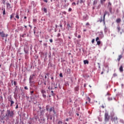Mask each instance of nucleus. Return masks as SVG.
<instances>
[{"label":"nucleus","mask_w":124,"mask_h":124,"mask_svg":"<svg viewBox=\"0 0 124 124\" xmlns=\"http://www.w3.org/2000/svg\"><path fill=\"white\" fill-rule=\"evenodd\" d=\"M14 117V111L10 109L7 110L5 115L6 121H8L9 119H12Z\"/></svg>","instance_id":"1"},{"label":"nucleus","mask_w":124,"mask_h":124,"mask_svg":"<svg viewBox=\"0 0 124 124\" xmlns=\"http://www.w3.org/2000/svg\"><path fill=\"white\" fill-rule=\"evenodd\" d=\"M7 36H8V34L4 33V32L3 31H0V37H2V39H4V37H6L5 38V41L7 40Z\"/></svg>","instance_id":"2"},{"label":"nucleus","mask_w":124,"mask_h":124,"mask_svg":"<svg viewBox=\"0 0 124 124\" xmlns=\"http://www.w3.org/2000/svg\"><path fill=\"white\" fill-rule=\"evenodd\" d=\"M109 120H110V116L108 114V113L106 112L105 114V122H108Z\"/></svg>","instance_id":"3"},{"label":"nucleus","mask_w":124,"mask_h":124,"mask_svg":"<svg viewBox=\"0 0 124 124\" xmlns=\"http://www.w3.org/2000/svg\"><path fill=\"white\" fill-rule=\"evenodd\" d=\"M112 122H114L115 124H118V117L117 116H113L111 118Z\"/></svg>","instance_id":"4"},{"label":"nucleus","mask_w":124,"mask_h":124,"mask_svg":"<svg viewBox=\"0 0 124 124\" xmlns=\"http://www.w3.org/2000/svg\"><path fill=\"white\" fill-rule=\"evenodd\" d=\"M108 8L109 9V12L110 13H112V4L111 3V2H109L108 3Z\"/></svg>","instance_id":"5"},{"label":"nucleus","mask_w":124,"mask_h":124,"mask_svg":"<svg viewBox=\"0 0 124 124\" xmlns=\"http://www.w3.org/2000/svg\"><path fill=\"white\" fill-rule=\"evenodd\" d=\"M108 14V12L105 11L104 13V16H103V23L104 24H105V16Z\"/></svg>","instance_id":"6"},{"label":"nucleus","mask_w":124,"mask_h":124,"mask_svg":"<svg viewBox=\"0 0 124 124\" xmlns=\"http://www.w3.org/2000/svg\"><path fill=\"white\" fill-rule=\"evenodd\" d=\"M98 40H99V37H97L96 38L95 41H96L97 45L99 46L100 44H101V42Z\"/></svg>","instance_id":"7"},{"label":"nucleus","mask_w":124,"mask_h":124,"mask_svg":"<svg viewBox=\"0 0 124 124\" xmlns=\"http://www.w3.org/2000/svg\"><path fill=\"white\" fill-rule=\"evenodd\" d=\"M8 101H10L11 102L10 107H11L12 105H13V104L14 103V101L12 100V98H11V97H10V98L8 99Z\"/></svg>","instance_id":"8"},{"label":"nucleus","mask_w":124,"mask_h":124,"mask_svg":"<svg viewBox=\"0 0 124 124\" xmlns=\"http://www.w3.org/2000/svg\"><path fill=\"white\" fill-rule=\"evenodd\" d=\"M35 76V75L33 74L30 76V78H29V81L30 82H31V80L33 79V77Z\"/></svg>","instance_id":"9"},{"label":"nucleus","mask_w":124,"mask_h":124,"mask_svg":"<svg viewBox=\"0 0 124 124\" xmlns=\"http://www.w3.org/2000/svg\"><path fill=\"white\" fill-rule=\"evenodd\" d=\"M40 113L41 116H43V115H44V113H45V109H41Z\"/></svg>","instance_id":"10"},{"label":"nucleus","mask_w":124,"mask_h":124,"mask_svg":"<svg viewBox=\"0 0 124 124\" xmlns=\"http://www.w3.org/2000/svg\"><path fill=\"white\" fill-rule=\"evenodd\" d=\"M14 16H15V13L12 14L10 16V20H12V18H14Z\"/></svg>","instance_id":"11"},{"label":"nucleus","mask_w":124,"mask_h":124,"mask_svg":"<svg viewBox=\"0 0 124 124\" xmlns=\"http://www.w3.org/2000/svg\"><path fill=\"white\" fill-rule=\"evenodd\" d=\"M119 71L120 72H123L124 71V68L123 67V65H121V66L119 68Z\"/></svg>","instance_id":"12"},{"label":"nucleus","mask_w":124,"mask_h":124,"mask_svg":"<svg viewBox=\"0 0 124 124\" xmlns=\"http://www.w3.org/2000/svg\"><path fill=\"white\" fill-rule=\"evenodd\" d=\"M1 10H2L3 12H2V15L3 16H4V15H5L6 13H5V8H2Z\"/></svg>","instance_id":"13"},{"label":"nucleus","mask_w":124,"mask_h":124,"mask_svg":"<svg viewBox=\"0 0 124 124\" xmlns=\"http://www.w3.org/2000/svg\"><path fill=\"white\" fill-rule=\"evenodd\" d=\"M122 58H123V55L121 54L118 56V58L117 59L118 62H120V61H121V59H122Z\"/></svg>","instance_id":"14"},{"label":"nucleus","mask_w":124,"mask_h":124,"mask_svg":"<svg viewBox=\"0 0 124 124\" xmlns=\"http://www.w3.org/2000/svg\"><path fill=\"white\" fill-rule=\"evenodd\" d=\"M121 21L122 19H121V18H117L116 19V23H117V24H118L119 23H121Z\"/></svg>","instance_id":"15"},{"label":"nucleus","mask_w":124,"mask_h":124,"mask_svg":"<svg viewBox=\"0 0 124 124\" xmlns=\"http://www.w3.org/2000/svg\"><path fill=\"white\" fill-rule=\"evenodd\" d=\"M31 87H33L34 90H37V86L33 85V84H31Z\"/></svg>","instance_id":"16"},{"label":"nucleus","mask_w":124,"mask_h":124,"mask_svg":"<svg viewBox=\"0 0 124 124\" xmlns=\"http://www.w3.org/2000/svg\"><path fill=\"white\" fill-rule=\"evenodd\" d=\"M17 88H18V86H16V88H15V92L14 93H18V89H17Z\"/></svg>","instance_id":"17"},{"label":"nucleus","mask_w":124,"mask_h":124,"mask_svg":"<svg viewBox=\"0 0 124 124\" xmlns=\"http://www.w3.org/2000/svg\"><path fill=\"white\" fill-rule=\"evenodd\" d=\"M84 64H89V61L88 60H84Z\"/></svg>","instance_id":"18"},{"label":"nucleus","mask_w":124,"mask_h":124,"mask_svg":"<svg viewBox=\"0 0 124 124\" xmlns=\"http://www.w3.org/2000/svg\"><path fill=\"white\" fill-rule=\"evenodd\" d=\"M75 90L77 92H78L79 91V86H77L75 88Z\"/></svg>","instance_id":"19"},{"label":"nucleus","mask_w":124,"mask_h":124,"mask_svg":"<svg viewBox=\"0 0 124 124\" xmlns=\"http://www.w3.org/2000/svg\"><path fill=\"white\" fill-rule=\"evenodd\" d=\"M105 1H106V0H100V2L101 4H103V3L105 2Z\"/></svg>","instance_id":"20"},{"label":"nucleus","mask_w":124,"mask_h":124,"mask_svg":"<svg viewBox=\"0 0 124 124\" xmlns=\"http://www.w3.org/2000/svg\"><path fill=\"white\" fill-rule=\"evenodd\" d=\"M16 19H20V17L19 16V13H16Z\"/></svg>","instance_id":"21"},{"label":"nucleus","mask_w":124,"mask_h":124,"mask_svg":"<svg viewBox=\"0 0 124 124\" xmlns=\"http://www.w3.org/2000/svg\"><path fill=\"white\" fill-rule=\"evenodd\" d=\"M117 29L118 32H120V31H121V28L120 27V26H117Z\"/></svg>","instance_id":"22"},{"label":"nucleus","mask_w":124,"mask_h":124,"mask_svg":"<svg viewBox=\"0 0 124 124\" xmlns=\"http://www.w3.org/2000/svg\"><path fill=\"white\" fill-rule=\"evenodd\" d=\"M68 5H69V3H67V4H65L64 5H63V7L66 8V7H67V6H68Z\"/></svg>","instance_id":"23"},{"label":"nucleus","mask_w":124,"mask_h":124,"mask_svg":"<svg viewBox=\"0 0 124 124\" xmlns=\"http://www.w3.org/2000/svg\"><path fill=\"white\" fill-rule=\"evenodd\" d=\"M41 93H42V94H44V93H46V91H45V90H42L41 91Z\"/></svg>","instance_id":"24"},{"label":"nucleus","mask_w":124,"mask_h":124,"mask_svg":"<svg viewBox=\"0 0 124 124\" xmlns=\"http://www.w3.org/2000/svg\"><path fill=\"white\" fill-rule=\"evenodd\" d=\"M108 101H112V100H113V98H112V97H108Z\"/></svg>","instance_id":"25"},{"label":"nucleus","mask_w":124,"mask_h":124,"mask_svg":"<svg viewBox=\"0 0 124 124\" xmlns=\"http://www.w3.org/2000/svg\"><path fill=\"white\" fill-rule=\"evenodd\" d=\"M52 96H55V93H54V91H51Z\"/></svg>","instance_id":"26"},{"label":"nucleus","mask_w":124,"mask_h":124,"mask_svg":"<svg viewBox=\"0 0 124 124\" xmlns=\"http://www.w3.org/2000/svg\"><path fill=\"white\" fill-rule=\"evenodd\" d=\"M52 111H53L54 115L56 114V112L55 111V108H54V107H53Z\"/></svg>","instance_id":"27"},{"label":"nucleus","mask_w":124,"mask_h":124,"mask_svg":"<svg viewBox=\"0 0 124 124\" xmlns=\"http://www.w3.org/2000/svg\"><path fill=\"white\" fill-rule=\"evenodd\" d=\"M6 5H7V8H8V7H10H10H10V3H6Z\"/></svg>","instance_id":"28"},{"label":"nucleus","mask_w":124,"mask_h":124,"mask_svg":"<svg viewBox=\"0 0 124 124\" xmlns=\"http://www.w3.org/2000/svg\"><path fill=\"white\" fill-rule=\"evenodd\" d=\"M102 21H103V19L102 18V16H101V18L99 20V22H100V23H101V22H102Z\"/></svg>","instance_id":"29"},{"label":"nucleus","mask_w":124,"mask_h":124,"mask_svg":"<svg viewBox=\"0 0 124 124\" xmlns=\"http://www.w3.org/2000/svg\"><path fill=\"white\" fill-rule=\"evenodd\" d=\"M44 12H45V13H47V9L46 8H44Z\"/></svg>","instance_id":"30"},{"label":"nucleus","mask_w":124,"mask_h":124,"mask_svg":"<svg viewBox=\"0 0 124 124\" xmlns=\"http://www.w3.org/2000/svg\"><path fill=\"white\" fill-rule=\"evenodd\" d=\"M87 101H89V102H91V98L90 97H88L87 99Z\"/></svg>","instance_id":"31"},{"label":"nucleus","mask_w":124,"mask_h":124,"mask_svg":"<svg viewBox=\"0 0 124 124\" xmlns=\"http://www.w3.org/2000/svg\"><path fill=\"white\" fill-rule=\"evenodd\" d=\"M24 52L25 53V54H28V53H29V51L28 50L24 49Z\"/></svg>","instance_id":"32"},{"label":"nucleus","mask_w":124,"mask_h":124,"mask_svg":"<svg viewBox=\"0 0 124 124\" xmlns=\"http://www.w3.org/2000/svg\"><path fill=\"white\" fill-rule=\"evenodd\" d=\"M49 112H52V111H53V107L52 108H50L49 109Z\"/></svg>","instance_id":"33"},{"label":"nucleus","mask_w":124,"mask_h":124,"mask_svg":"<svg viewBox=\"0 0 124 124\" xmlns=\"http://www.w3.org/2000/svg\"><path fill=\"white\" fill-rule=\"evenodd\" d=\"M71 11H72V9L71 8H69L68 9V12H71Z\"/></svg>","instance_id":"34"},{"label":"nucleus","mask_w":124,"mask_h":124,"mask_svg":"<svg viewBox=\"0 0 124 124\" xmlns=\"http://www.w3.org/2000/svg\"><path fill=\"white\" fill-rule=\"evenodd\" d=\"M43 98H46V94H43Z\"/></svg>","instance_id":"35"},{"label":"nucleus","mask_w":124,"mask_h":124,"mask_svg":"<svg viewBox=\"0 0 124 124\" xmlns=\"http://www.w3.org/2000/svg\"><path fill=\"white\" fill-rule=\"evenodd\" d=\"M44 46H45V47H47V43H44Z\"/></svg>","instance_id":"36"},{"label":"nucleus","mask_w":124,"mask_h":124,"mask_svg":"<svg viewBox=\"0 0 124 124\" xmlns=\"http://www.w3.org/2000/svg\"><path fill=\"white\" fill-rule=\"evenodd\" d=\"M34 93V92L33 91L30 92V93H31V95H32V93Z\"/></svg>","instance_id":"37"},{"label":"nucleus","mask_w":124,"mask_h":124,"mask_svg":"<svg viewBox=\"0 0 124 124\" xmlns=\"http://www.w3.org/2000/svg\"><path fill=\"white\" fill-rule=\"evenodd\" d=\"M14 85L15 86H16V85H17V82H16V81H15L14 82Z\"/></svg>","instance_id":"38"},{"label":"nucleus","mask_w":124,"mask_h":124,"mask_svg":"<svg viewBox=\"0 0 124 124\" xmlns=\"http://www.w3.org/2000/svg\"><path fill=\"white\" fill-rule=\"evenodd\" d=\"M94 39H93L92 40V43H93V44L94 43Z\"/></svg>","instance_id":"39"},{"label":"nucleus","mask_w":124,"mask_h":124,"mask_svg":"<svg viewBox=\"0 0 124 124\" xmlns=\"http://www.w3.org/2000/svg\"><path fill=\"white\" fill-rule=\"evenodd\" d=\"M58 124H62V121H59V122H58Z\"/></svg>","instance_id":"40"},{"label":"nucleus","mask_w":124,"mask_h":124,"mask_svg":"<svg viewBox=\"0 0 124 124\" xmlns=\"http://www.w3.org/2000/svg\"><path fill=\"white\" fill-rule=\"evenodd\" d=\"M25 35H26V33L23 34L21 35V36H22V37H25Z\"/></svg>","instance_id":"41"},{"label":"nucleus","mask_w":124,"mask_h":124,"mask_svg":"<svg viewBox=\"0 0 124 124\" xmlns=\"http://www.w3.org/2000/svg\"><path fill=\"white\" fill-rule=\"evenodd\" d=\"M51 79L52 81L53 82H54V77H51Z\"/></svg>","instance_id":"42"},{"label":"nucleus","mask_w":124,"mask_h":124,"mask_svg":"<svg viewBox=\"0 0 124 124\" xmlns=\"http://www.w3.org/2000/svg\"><path fill=\"white\" fill-rule=\"evenodd\" d=\"M67 26L68 28H71V27L70 26V24H68L67 25Z\"/></svg>","instance_id":"43"},{"label":"nucleus","mask_w":124,"mask_h":124,"mask_svg":"<svg viewBox=\"0 0 124 124\" xmlns=\"http://www.w3.org/2000/svg\"><path fill=\"white\" fill-rule=\"evenodd\" d=\"M24 89H25V90H29V88H28V87H27V86H25V87H24Z\"/></svg>","instance_id":"44"},{"label":"nucleus","mask_w":124,"mask_h":124,"mask_svg":"<svg viewBox=\"0 0 124 124\" xmlns=\"http://www.w3.org/2000/svg\"><path fill=\"white\" fill-rule=\"evenodd\" d=\"M46 75L48 77L50 75V74L49 73H47L46 74Z\"/></svg>","instance_id":"45"},{"label":"nucleus","mask_w":124,"mask_h":124,"mask_svg":"<svg viewBox=\"0 0 124 124\" xmlns=\"http://www.w3.org/2000/svg\"><path fill=\"white\" fill-rule=\"evenodd\" d=\"M120 122H121V123H122V124H124V120H120Z\"/></svg>","instance_id":"46"},{"label":"nucleus","mask_w":124,"mask_h":124,"mask_svg":"<svg viewBox=\"0 0 124 124\" xmlns=\"http://www.w3.org/2000/svg\"><path fill=\"white\" fill-rule=\"evenodd\" d=\"M72 5H76V3L75 2H73Z\"/></svg>","instance_id":"47"},{"label":"nucleus","mask_w":124,"mask_h":124,"mask_svg":"<svg viewBox=\"0 0 124 124\" xmlns=\"http://www.w3.org/2000/svg\"><path fill=\"white\" fill-rule=\"evenodd\" d=\"M60 77H63V76H62V73H60Z\"/></svg>","instance_id":"48"},{"label":"nucleus","mask_w":124,"mask_h":124,"mask_svg":"<svg viewBox=\"0 0 124 124\" xmlns=\"http://www.w3.org/2000/svg\"><path fill=\"white\" fill-rule=\"evenodd\" d=\"M3 1V4H5V0H2Z\"/></svg>","instance_id":"49"},{"label":"nucleus","mask_w":124,"mask_h":124,"mask_svg":"<svg viewBox=\"0 0 124 124\" xmlns=\"http://www.w3.org/2000/svg\"><path fill=\"white\" fill-rule=\"evenodd\" d=\"M49 41L51 43H52V42H53V39H51L49 40Z\"/></svg>","instance_id":"50"},{"label":"nucleus","mask_w":124,"mask_h":124,"mask_svg":"<svg viewBox=\"0 0 124 124\" xmlns=\"http://www.w3.org/2000/svg\"><path fill=\"white\" fill-rule=\"evenodd\" d=\"M60 27H61V28H62V24L61 23L60 24Z\"/></svg>","instance_id":"51"},{"label":"nucleus","mask_w":124,"mask_h":124,"mask_svg":"<svg viewBox=\"0 0 124 124\" xmlns=\"http://www.w3.org/2000/svg\"><path fill=\"white\" fill-rule=\"evenodd\" d=\"M44 85H45V86H46V85H47V83H46V80H45V81H44Z\"/></svg>","instance_id":"52"},{"label":"nucleus","mask_w":124,"mask_h":124,"mask_svg":"<svg viewBox=\"0 0 124 124\" xmlns=\"http://www.w3.org/2000/svg\"><path fill=\"white\" fill-rule=\"evenodd\" d=\"M86 26H90V23L87 22V23H86Z\"/></svg>","instance_id":"53"},{"label":"nucleus","mask_w":124,"mask_h":124,"mask_svg":"<svg viewBox=\"0 0 124 124\" xmlns=\"http://www.w3.org/2000/svg\"><path fill=\"white\" fill-rule=\"evenodd\" d=\"M43 1L45 2H48V0H43Z\"/></svg>","instance_id":"54"},{"label":"nucleus","mask_w":124,"mask_h":124,"mask_svg":"<svg viewBox=\"0 0 124 124\" xmlns=\"http://www.w3.org/2000/svg\"><path fill=\"white\" fill-rule=\"evenodd\" d=\"M57 36L59 37L60 36H61V33H58L57 35Z\"/></svg>","instance_id":"55"},{"label":"nucleus","mask_w":124,"mask_h":124,"mask_svg":"<svg viewBox=\"0 0 124 124\" xmlns=\"http://www.w3.org/2000/svg\"><path fill=\"white\" fill-rule=\"evenodd\" d=\"M80 3H83V0H80Z\"/></svg>","instance_id":"56"},{"label":"nucleus","mask_w":124,"mask_h":124,"mask_svg":"<svg viewBox=\"0 0 124 124\" xmlns=\"http://www.w3.org/2000/svg\"><path fill=\"white\" fill-rule=\"evenodd\" d=\"M46 111H49V108L47 107H46Z\"/></svg>","instance_id":"57"},{"label":"nucleus","mask_w":124,"mask_h":124,"mask_svg":"<svg viewBox=\"0 0 124 124\" xmlns=\"http://www.w3.org/2000/svg\"><path fill=\"white\" fill-rule=\"evenodd\" d=\"M113 76H114V77H116V76H117L116 74H114Z\"/></svg>","instance_id":"58"},{"label":"nucleus","mask_w":124,"mask_h":124,"mask_svg":"<svg viewBox=\"0 0 124 124\" xmlns=\"http://www.w3.org/2000/svg\"><path fill=\"white\" fill-rule=\"evenodd\" d=\"M18 105H16V109H18Z\"/></svg>","instance_id":"59"},{"label":"nucleus","mask_w":124,"mask_h":124,"mask_svg":"<svg viewBox=\"0 0 124 124\" xmlns=\"http://www.w3.org/2000/svg\"><path fill=\"white\" fill-rule=\"evenodd\" d=\"M78 38H81V35H78Z\"/></svg>","instance_id":"60"},{"label":"nucleus","mask_w":124,"mask_h":124,"mask_svg":"<svg viewBox=\"0 0 124 124\" xmlns=\"http://www.w3.org/2000/svg\"><path fill=\"white\" fill-rule=\"evenodd\" d=\"M45 80H46V79H47V76L46 75H45Z\"/></svg>","instance_id":"61"},{"label":"nucleus","mask_w":124,"mask_h":124,"mask_svg":"<svg viewBox=\"0 0 124 124\" xmlns=\"http://www.w3.org/2000/svg\"><path fill=\"white\" fill-rule=\"evenodd\" d=\"M33 22H36V19H33Z\"/></svg>","instance_id":"62"},{"label":"nucleus","mask_w":124,"mask_h":124,"mask_svg":"<svg viewBox=\"0 0 124 124\" xmlns=\"http://www.w3.org/2000/svg\"><path fill=\"white\" fill-rule=\"evenodd\" d=\"M33 31H34V34H35V30H33Z\"/></svg>","instance_id":"63"},{"label":"nucleus","mask_w":124,"mask_h":124,"mask_svg":"<svg viewBox=\"0 0 124 124\" xmlns=\"http://www.w3.org/2000/svg\"><path fill=\"white\" fill-rule=\"evenodd\" d=\"M77 4H79V0L77 1Z\"/></svg>","instance_id":"64"}]
</instances>
